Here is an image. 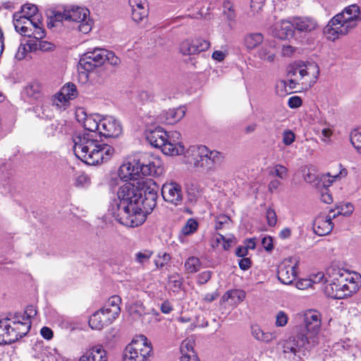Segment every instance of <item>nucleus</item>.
Returning a JSON list of instances; mask_svg holds the SVG:
<instances>
[{
    "mask_svg": "<svg viewBox=\"0 0 361 361\" xmlns=\"http://www.w3.org/2000/svg\"><path fill=\"white\" fill-rule=\"evenodd\" d=\"M79 361H108L107 353L101 345H97L89 349Z\"/></svg>",
    "mask_w": 361,
    "mask_h": 361,
    "instance_id": "27",
    "label": "nucleus"
},
{
    "mask_svg": "<svg viewBox=\"0 0 361 361\" xmlns=\"http://www.w3.org/2000/svg\"><path fill=\"white\" fill-rule=\"evenodd\" d=\"M52 18L54 20L59 22L68 20V8H65L63 11L54 12Z\"/></svg>",
    "mask_w": 361,
    "mask_h": 361,
    "instance_id": "61",
    "label": "nucleus"
},
{
    "mask_svg": "<svg viewBox=\"0 0 361 361\" xmlns=\"http://www.w3.org/2000/svg\"><path fill=\"white\" fill-rule=\"evenodd\" d=\"M201 264H202L199 258L196 257H190L185 262L184 267L188 273L194 274L200 269Z\"/></svg>",
    "mask_w": 361,
    "mask_h": 361,
    "instance_id": "35",
    "label": "nucleus"
},
{
    "mask_svg": "<svg viewBox=\"0 0 361 361\" xmlns=\"http://www.w3.org/2000/svg\"><path fill=\"white\" fill-rule=\"evenodd\" d=\"M228 52L225 48L224 50H215L212 55V59L217 62L223 61L227 56Z\"/></svg>",
    "mask_w": 361,
    "mask_h": 361,
    "instance_id": "58",
    "label": "nucleus"
},
{
    "mask_svg": "<svg viewBox=\"0 0 361 361\" xmlns=\"http://www.w3.org/2000/svg\"><path fill=\"white\" fill-rule=\"evenodd\" d=\"M180 51L183 55L196 54L193 39H185L180 44Z\"/></svg>",
    "mask_w": 361,
    "mask_h": 361,
    "instance_id": "42",
    "label": "nucleus"
},
{
    "mask_svg": "<svg viewBox=\"0 0 361 361\" xmlns=\"http://www.w3.org/2000/svg\"><path fill=\"white\" fill-rule=\"evenodd\" d=\"M293 25L295 31L304 35L312 34L319 28L317 20L310 16L293 17Z\"/></svg>",
    "mask_w": 361,
    "mask_h": 361,
    "instance_id": "21",
    "label": "nucleus"
},
{
    "mask_svg": "<svg viewBox=\"0 0 361 361\" xmlns=\"http://www.w3.org/2000/svg\"><path fill=\"white\" fill-rule=\"evenodd\" d=\"M231 219L226 215H220L216 219L215 228L216 230L221 229L225 225L229 224Z\"/></svg>",
    "mask_w": 361,
    "mask_h": 361,
    "instance_id": "55",
    "label": "nucleus"
},
{
    "mask_svg": "<svg viewBox=\"0 0 361 361\" xmlns=\"http://www.w3.org/2000/svg\"><path fill=\"white\" fill-rule=\"evenodd\" d=\"M294 31L293 19L291 21L281 20L280 22L276 23L271 28L272 35L282 39L292 37Z\"/></svg>",
    "mask_w": 361,
    "mask_h": 361,
    "instance_id": "24",
    "label": "nucleus"
},
{
    "mask_svg": "<svg viewBox=\"0 0 361 361\" xmlns=\"http://www.w3.org/2000/svg\"><path fill=\"white\" fill-rule=\"evenodd\" d=\"M161 195L166 202L180 205L183 197L182 187L174 181L166 182L161 187Z\"/></svg>",
    "mask_w": 361,
    "mask_h": 361,
    "instance_id": "19",
    "label": "nucleus"
},
{
    "mask_svg": "<svg viewBox=\"0 0 361 361\" xmlns=\"http://www.w3.org/2000/svg\"><path fill=\"white\" fill-rule=\"evenodd\" d=\"M320 69L314 62H299L289 67L288 81H281L276 85V92L281 96L288 94L287 86L290 90L297 88L301 85L305 88L312 87L317 81Z\"/></svg>",
    "mask_w": 361,
    "mask_h": 361,
    "instance_id": "4",
    "label": "nucleus"
},
{
    "mask_svg": "<svg viewBox=\"0 0 361 361\" xmlns=\"http://www.w3.org/2000/svg\"><path fill=\"white\" fill-rule=\"evenodd\" d=\"M99 137H117L122 133L121 122L113 116H106L102 118Z\"/></svg>",
    "mask_w": 361,
    "mask_h": 361,
    "instance_id": "20",
    "label": "nucleus"
},
{
    "mask_svg": "<svg viewBox=\"0 0 361 361\" xmlns=\"http://www.w3.org/2000/svg\"><path fill=\"white\" fill-rule=\"evenodd\" d=\"M277 52V48L274 42L266 43L257 50V56L264 62L274 63Z\"/></svg>",
    "mask_w": 361,
    "mask_h": 361,
    "instance_id": "28",
    "label": "nucleus"
},
{
    "mask_svg": "<svg viewBox=\"0 0 361 361\" xmlns=\"http://www.w3.org/2000/svg\"><path fill=\"white\" fill-rule=\"evenodd\" d=\"M68 20L75 22L80 32L87 34L92 28V21L90 18L88 9L79 6L68 8Z\"/></svg>",
    "mask_w": 361,
    "mask_h": 361,
    "instance_id": "16",
    "label": "nucleus"
},
{
    "mask_svg": "<svg viewBox=\"0 0 361 361\" xmlns=\"http://www.w3.org/2000/svg\"><path fill=\"white\" fill-rule=\"evenodd\" d=\"M13 23L15 30L21 35L32 37L36 39H43L45 37V31L43 28V23L40 18L30 19L20 13H15L13 16Z\"/></svg>",
    "mask_w": 361,
    "mask_h": 361,
    "instance_id": "12",
    "label": "nucleus"
},
{
    "mask_svg": "<svg viewBox=\"0 0 361 361\" xmlns=\"http://www.w3.org/2000/svg\"><path fill=\"white\" fill-rule=\"evenodd\" d=\"M250 332L255 340L265 344L275 341L280 335L279 331L277 330L264 331L258 324H252L250 326Z\"/></svg>",
    "mask_w": 361,
    "mask_h": 361,
    "instance_id": "22",
    "label": "nucleus"
},
{
    "mask_svg": "<svg viewBox=\"0 0 361 361\" xmlns=\"http://www.w3.org/2000/svg\"><path fill=\"white\" fill-rule=\"evenodd\" d=\"M153 252L150 250H142L135 254V262L142 266H145L150 259Z\"/></svg>",
    "mask_w": 361,
    "mask_h": 361,
    "instance_id": "36",
    "label": "nucleus"
},
{
    "mask_svg": "<svg viewBox=\"0 0 361 361\" xmlns=\"http://www.w3.org/2000/svg\"><path fill=\"white\" fill-rule=\"evenodd\" d=\"M193 41L196 54L207 50L211 46L208 40L202 38L193 39Z\"/></svg>",
    "mask_w": 361,
    "mask_h": 361,
    "instance_id": "45",
    "label": "nucleus"
},
{
    "mask_svg": "<svg viewBox=\"0 0 361 361\" xmlns=\"http://www.w3.org/2000/svg\"><path fill=\"white\" fill-rule=\"evenodd\" d=\"M350 140L357 152L361 154V128L354 129L351 131Z\"/></svg>",
    "mask_w": 361,
    "mask_h": 361,
    "instance_id": "37",
    "label": "nucleus"
},
{
    "mask_svg": "<svg viewBox=\"0 0 361 361\" xmlns=\"http://www.w3.org/2000/svg\"><path fill=\"white\" fill-rule=\"evenodd\" d=\"M310 116L311 122L313 124H318L320 126H326L327 124L324 114L318 108H315L312 110V114H310Z\"/></svg>",
    "mask_w": 361,
    "mask_h": 361,
    "instance_id": "43",
    "label": "nucleus"
},
{
    "mask_svg": "<svg viewBox=\"0 0 361 361\" xmlns=\"http://www.w3.org/2000/svg\"><path fill=\"white\" fill-rule=\"evenodd\" d=\"M266 219L269 226H274L277 222L276 212L272 208H268L266 211Z\"/></svg>",
    "mask_w": 361,
    "mask_h": 361,
    "instance_id": "54",
    "label": "nucleus"
},
{
    "mask_svg": "<svg viewBox=\"0 0 361 361\" xmlns=\"http://www.w3.org/2000/svg\"><path fill=\"white\" fill-rule=\"evenodd\" d=\"M263 41L264 35L261 32H250L244 36L243 44L248 51H251L257 48Z\"/></svg>",
    "mask_w": 361,
    "mask_h": 361,
    "instance_id": "29",
    "label": "nucleus"
},
{
    "mask_svg": "<svg viewBox=\"0 0 361 361\" xmlns=\"http://www.w3.org/2000/svg\"><path fill=\"white\" fill-rule=\"evenodd\" d=\"M163 167L159 159L149 161L147 164H141L139 160L133 159L126 160L120 166L118 174L121 180L129 183V180H137L141 175L159 176Z\"/></svg>",
    "mask_w": 361,
    "mask_h": 361,
    "instance_id": "8",
    "label": "nucleus"
},
{
    "mask_svg": "<svg viewBox=\"0 0 361 361\" xmlns=\"http://www.w3.org/2000/svg\"><path fill=\"white\" fill-rule=\"evenodd\" d=\"M185 114L184 107L164 111L157 118L158 122L169 125L176 123L183 118Z\"/></svg>",
    "mask_w": 361,
    "mask_h": 361,
    "instance_id": "26",
    "label": "nucleus"
},
{
    "mask_svg": "<svg viewBox=\"0 0 361 361\" xmlns=\"http://www.w3.org/2000/svg\"><path fill=\"white\" fill-rule=\"evenodd\" d=\"M317 345L315 337L310 340L307 336L298 334L296 336L289 337L283 343V352L289 357H300V353L308 350Z\"/></svg>",
    "mask_w": 361,
    "mask_h": 361,
    "instance_id": "14",
    "label": "nucleus"
},
{
    "mask_svg": "<svg viewBox=\"0 0 361 361\" xmlns=\"http://www.w3.org/2000/svg\"><path fill=\"white\" fill-rule=\"evenodd\" d=\"M171 259V256L166 252L159 253L157 258L154 260V264L157 268L164 267Z\"/></svg>",
    "mask_w": 361,
    "mask_h": 361,
    "instance_id": "50",
    "label": "nucleus"
},
{
    "mask_svg": "<svg viewBox=\"0 0 361 361\" xmlns=\"http://www.w3.org/2000/svg\"><path fill=\"white\" fill-rule=\"evenodd\" d=\"M264 4V0H251L250 9L253 15L259 13Z\"/></svg>",
    "mask_w": 361,
    "mask_h": 361,
    "instance_id": "56",
    "label": "nucleus"
},
{
    "mask_svg": "<svg viewBox=\"0 0 361 361\" xmlns=\"http://www.w3.org/2000/svg\"><path fill=\"white\" fill-rule=\"evenodd\" d=\"M302 104V99L298 96H293L290 97L288 101V105L291 109L298 108Z\"/></svg>",
    "mask_w": 361,
    "mask_h": 361,
    "instance_id": "62",
    "label": "nucleus"
},
{
    "mask_svg": "<svg viewBox=\"0 0 361 361\" xmlns=\"http://www.w3.org/2000/svg\"><path fill=\"white\" fill-rule=\"evenodd\" d=\"M152 346L144 335L136 336L125 348L123 361H147L151 355Z\"/></svg>",
    "mask_w": 361,
    "mask_h": 361,
    "instance_id": "13",
    "label": "nucleus"
},
{
    "mask_svg": "<svg viewBox=\"0 0 361 361\" xmlns=\"http://www.w3.org/2000/svg\"><path fill=\"white\" fill-rule=\"evenodd\" d=\"M297 316L304 324L307 331L304 335L307 336L310 340L315 337L317 345L319 343L318 334L322 324L320 313L314 310H308L298 313Z\"/></svg>",
    "mask_w": 361,
    "mask_h": 361,
    "instance_id": "15",
    "label": "nucleus"
},
{
    "mask_svg": "<svg viewBox=\"0 0 361 361\" xmlns=\"http://www.w3.org/2000/svg\"><path fill=\"white\" fill-rule=\"evenodd\" d=\"M78 122L85 131L73 137L75 155L88 165L109 161L114 154V147L98 140L102 117L99 114H87L82 108L75 111Z\"/></svg>",
    "mask_w": 361,
    "mask_h": 361,
    "instance_id": "1",
    "label": "nucleus"
},
{
    "mask_svg": "<svg viewBox=\"0 0 361 361\" xmlns=\"http://www.w3.org/2000/svg\"><path fill=\"white\" fill-rule=\"evenodd\" d=\"M30 331V322L23 316L0 319V345L14 343Z\"/></svg>",
    "mask_w": 361,
    "mask_h": 361,
    "instance_id": "10",
    "label": "nucleus"
},
{
    "mask_svg": "<svg viewBox=\"0 0 361 361\" xmlns=\"http://www.w3.org/2000/svg\"><path fill=\"white\" fill-rule=\"evenodd\" d=\"M323 279L324 274L322 273H318L316 275L311 276L308 279H302L298 281L295 283V286L300 290H306L313 287L314 284L319 283Z\"/></svg>",
    "mask_w": 361,
    "mask_h": 361,
    "instance_id": "33",
    "label": "nucleus"
},
{
    "mask_svg": "<svg viewBox=\"0 0 361 361\" xmlns=\"http://www.w3.org/2000/svg\"><path fill=\"white\" fill-rule=\"evenodd\" d=\"M106 62L112 66H118L121 61L113 51L104 49L95 48L92 51H87L78 65L80 79L86 82L88 80V73Z\"/></svg>",
    "mask_w": 361,
    "mask_h": 361,
    "instance_id": "7",
    "label": "nucleus"
},
{
    "mask_svg": "<svg viewBox=\"0 0 361 361\" xmlns=\"http://www.w3.org/2000/svg\"><path fill=\"white\" fill-rule=\"evenodd\" d=\"M133 20L136 23L142 21L148 16V8L141 6L139 8H131Z\"/></svg>",
    "mask_w": 361,
    "mask_h": 361,
    "instance_id": "40",
    "label": "nucleus"
},
{
    "mask_svg": "<svg viewBox=\"0 0 361 361\" xmlns=\"http://www.w3.org/2000/svg\"><path fill=\"white\" fill-rule=\"evenodd\" d=\"M121 299L118 295L109 298L104 305L94 312L89 319V325L92 329L101 330L111 324L119 315Z\"/></svg>",
    "mask_w": 361,
    "mask_h": 361,
    "instance_id": "11",
    "label": "nucleus"
},
{
    "mask_svg": "<svg viewBox=\"0 0 361 361\" xmlns=\"http://www.w3.org/2000/svg\"><path fill=\"white\" fill-rule=\"evenodd\" d=\"M288 321V314L283 311H279L277 312L276 315V322L275 325L277 327H283L285 326Z\"/></svg>",
    "mask_w": 361,
    "mask_h": 361,
    "instance_id": "51",
    "label": "nucleus"
},
{
    "mask_svg": "<svg viewBox=\"0 0 361 361\" xmlns=\"http://www.w3.org/2000/svg\"><path fill=\"white\" fill-rule=\"evenodd\" d=\"M360 285V274L339 270L334 274L332 281L326 286L325 291L332 298L342 299L355 293Z\"/></svg>",
    "mask_w": 361,
    "mask_h": 361,
    "instance_id": "5",
    "label": "nucleus"
},
{
    "mask_svg": "<svg viewBox=\"0 0 361 361\" xmlns=\"http://www.w3.org/2000/svg\"><path fill=\"white\" fill-rule=\"evenodd\" d=\"M157 195H141V200L139 202L141 212L143 213L144 218L146 217V214L152 212L157 205Z\"/></svg>",
    "mask_w": 361,
    "mask_h": 361,
    "instance_id": "31",
    "label": "nucleus"
},
{
    "mask_svg": "<svg viewBox=\"0 0 361 361\" xmlns=\"http://www.w3.org/2000/svg\"><path fill=\"white\" fill-rule=\"evenodd\" d=\"M46 357L42 358V361H59L61 355L56 349L45 350Z\"/></svg>",
    "mask_w": 361,
    "mask_h": 361,
    "instance_id": "52",
    "label": "nucleus"
},
{
    "mask_svg": "<svg viewBox=\"0 0 361 361\" xmlns=\"http://www.w3.org/2000/svg\"><path fill=\"white\" fill-rule=\"evenodd\" d=\"M361 23V8L357 4L345 7L335 15L324 28L326 37L335 41L354 30Z\"/></svg>",
    "mask_w": 361,
    "mask_h": 361,
    "instance_id": "3",
    "label": "nucleus"
},
{
    "mask_svg": "<svg viewBox=\"0 0 361 361\" xmlns=\"http://www.w3.org/2000/svg\"><path fill=\"white\" fill-rule=\"evenodd\" d=\"M269 175L276 176L282 180L286 179L288 177V169L281 164H276L270 169Z\"/></svg>",
    "mask_w": 361,
    "mask_h": 361,
    "instance_id": "38",
    "label": "nucleus"
},
{
    "mask_svg": "<svg viewBox=\"0 0 361 361\" xmlns=\"http://www.w3.org/2000/svg\"><path fill=\"white\" fill-rule=\"evenodd\" d=\"M9 186V176L8 173H5V168L1 169L0 171V190L1 188L4 190H1V192L4 193L8 189Z\"/></svg>",
    "mask_w": 361,
    "mask_h": 361,
    "instance_id": "53",
    "label": "nucleus"
},
{
    "mask_svg": "<svg viewBox=\"0 0 361 361\" xmlns=\"http://www.w3.org/2000/svg\"><path fill=\"white\" fill-rule=\"evenodd\" d=\"M338 214L343 216L351 214L354 210L353 205L351 203H345L338 207Z\"/></svg>",
    "mask_w": 361,
    "mask_h": 361,
    "instance_id": "57",
    "label": "nucleus"
},
{
    "mask_svg": "<svg viewBox=\"0 0 361 361\" xmlns=\"http://www.w3.org/2000/svg\"><path fill=\"white\" fill-rule=\"evenodd\" d=\"M149 143L169 156H177L184 152V146L181 142V135L178 131L167 133L162 128L157 127L148 130L145 133Z\"/></svg>",
    "mask_w": 361,
    "mask_h": 361,
    "instance_id": "6",
    "label": "nucleus"
},
{
    "mask_svg": "<svg viewBox=\"0 0 361 361\" xmlns=\"http://www.w3.org/2000/svg\"><path fill=\"white\" fill-rule=\"evenodd\" d=\"M90 180L87 175L82 174L77 177L75 180V185L77 187H87L90 185Z\"/></svg>",
    "mask_w": 361,
    "mask_h": 361,
    "instance_id": "60",
    "label": "nucleus"
},
{
    "mask_svg": "<svg viewBox=\"0 0 361 361\" xmlns=\"http://www.w3.org/2000/svg\"><path fill=\"white\" fill-rule=\"evenodd\" d=\"M128 310L130 314L134 318L140 317L145 314V307L140 302L130 305L128 307Z\"/></svg>",
    "mask_w": 361,
    "mask_h": 361,
    "instance_id": "44",
    "label": "nucleus"
},
{
    "mask_svg": "<svg viewBox=\"0 0 361 361\" xmlns=\"http://www.w3.org/2000/svg\"><path fill=\"white\" fill-rule=\"evenodd\" d=\"M246 293L244 290L240 289H233L226 291L222 296V300L224 302H228L230 300L231 304L238 305L243 302L245 298Z\"/></svg>",
    "mask_w": 361,
    "mask_h": 361,
    "instance_id": "32",
    "label": "nucleus"
},
{
    "mask_svg": "<svg viewBox=\"0 0 361 361\" xmlns=\"http://www.w3.org/2000/svg\"><path fill=\"white\" fill-rule=\"evenodd\" d=\"M211 271H204L201 272L197 276V283L201 285L206 283L211 279Z\"/></svg>",
    "mask_w": 361,
    "mask_h": 361,
    "instance_id": "63",
    "label": "nucleus"
},
{
    "mask_svg": "<svg viewBox=\"0 0 361 361\" xmlns=\"http://www.w3.org/2000/svg\"><path fill=\"white\" fill-rule=\"evenodd\" d=\"M194 341L190 339L184 340L180 345V352L182 355H190V353H195Z\"/></svg>",
    "mask_w": 361,
    "mask_h": 361,
    "instance_id": "47",
    "label": "nucleus"
},
{
    "mask_svg": "<svg viewBox=\"0 0 361 361\" xmlns=\"http://www.w3.org/2000/svg\"><path fill=\"white\" fill-rule=\"evenodd\" d=\"M186 162L195 168L211 170L214 164H219L222 155L216 150H210L204 145H192L184 150Z\"/></svg>",
    "mask_w": 361,
    "mask_h": 361,
    "instance_id": "9",
    "label": "nucleus"
},
{
    "mask_svg": "<svg viewBox=\"0 0 361 361\" xmlns=\"http://www.w3.org/2000/svg\"><path fill=\"white\" fill-rule=\"evenodd\" d=\"M37 314V311L33 306H29L26 308L25 311L23 314H17L14 316H23L27 319L30 322V328L31 327V317H34Z\"/></svg>",
    "mask_w": 361,
    "mask_h": 361,
    "instance_id": "59",
    "label": "nucleus"
},
{
    "mask_svg": "<svg viewBox=\"0 0 361 361\" xmlns=\"http://www.w3.org/2000/svg\"><path fill=\"white\" fill-rule=\"evenodd\" d=\"M281 136L282 142L286 146L292 145L295 140V134L289 129L283 130Z\"/></svg>",
    "mask_w": 361,
    "mask_h": 361,
    "instance_id": "48",
    "label": "nucleus"
},
{
    "mask_svg": "<svg viewBox=\"0 0 361 361\" xmlns=\"http://www.w3.org/2000/svg\"><path fill=\"white\" fill-rule=\"evenodd\" d=\"M41 105H37L34 110L37 116L42 118H48L51 116L49 114V108L48 106L44 104L43 102H39Z\"/></svg>",
    "mask_w": 361,
    "mask_h": 361,
    "instance_id": "46",
    "label": "nucleus"
},
{
    "mask_svg": "<svg viewBox=\"0 0 361 361\" xmlns=\"http://www.w3.org/2000/svg\"><path fill=\"white\" fill-rule=\"evenodd\" d=\"M18 13L30 19H35V18L37 17L42 20L41 15L37 13V7L34 4H24L21 7V11Z\"/></svg>",
    "mask_w": 361,
    "mask_h": 361,
    "instance_id": "34",
    "label": "nucleus"
},
{
    "mask_svg": "<svg viewBox=\"0 0 361 361\" xmlns=\"http://www.w3.org/2000/svg\"><path fill=\"white\" fill-rule=\"evenodd\" d=\"M299 260L289 257L283 260L278 268V279L286 285L291 284L297 277Z\"/></svg>",
    "mask_w": 361,
    "mask_h": 361,
    "instance_id": "17",
    "label": "nucleus"
},
{
    "mask_svg": "<svg viewBox=\"0 0 361 361\" xmlns=\"http://www.w3.org/2000/svg\"><path fill=\"white\" fill-rule=\"evenodd\" d=\"M78 92L75 85L68 82L65 84L54 96V104L59 109H66L71 104V101L75 99Z\"/></svg>",
    "mask_w": 361,
    "mask_h": 361,
    "instance_id": "18",
    "label": "nucleus"
},
{
    "mask_svg": "<svg viewBox=\"0 0 361 361\" xmlns=\"http://www.w3.org/2000/svg\"><path fill=\"white\" fill-rule=\"evenodd\" d=\"M32 51L29 50V47L27 44V40L25 42H21L18 49L15 55V58L18 60H22L25 58L27 53L31 52Z\"/></svg>",
    "mask_w": 361,
    "mask_h": 361,
    "instance_id": "49",
    "label": "nucleus"
},
{
    "mask_svg": "<svg viewBox=\"0 0 361 361\" xmlns=\"http://www.w3.org/2000/svg\"><path fill=\"white\" fill-rule=\"evenodd\" d=\"M262 244L267 251H271L274 248L273 240L270 236L263 238Z\"/></svg>",
    "mask_w": 361,
    "mask_h": 361,
    "instance_id": "64",
    "label": "nucleus"
},
{
    "mask_svg": "<svg viewBox=\"0 0 361 361\" xmlns=\"http://www.w3.org/2000/svg\"><path fill=\"white\" fill-rule=\"evenodd\" d=\"M347 174V171L343 169L340 171L338 173L332 174L329 172L326 175H325L323 178V184L325 187H329L333 182L336 181L337 179L340 178L341 176H345Z\"/></svg>",
    "mask_w": 361,
    "mask_h": 361,
    "instance_id": "41",
    "label": "nucleus"
},
{
    "mask_svg": "<svg viewBox=\"0 0 361 361\" xmlns=\"http://www.w3.org/2000/svg\"><path fill=\"white\" fill-rule=\"evenodd\" d=\"M23 94L30 103L43 102L45 99L43 87L42 85L37 82L27 85L24 88Z\"/></svg>",
    "mask_w": 361,
    "mask_h": 361,
    "instance_id": "23",
    "label": "nucleus"
},
{
    "mask_svg": "<svg viewBox=\"0 0 361 361\" xmlns=\"http://www.w3.org/2000/svg\"><path fill=\"white\" fill-rule=\"evenodd\" d=\"M142 190L131 183H126L119 188V202L112 208V215L121 224L128 227H137L145 221L140 207Z\"/></svg>",
    "mask_w": 361,
    "mask_h": 361,
    "instance_id": "2",
    "label": "nucleus"
},
{
    "mask_svg": "<svg viewBox=\"0 0 361 361\" xmlns=\"http://www.w3.org/2000/svg\"><path fill=\"white\" fill-rule=\"evenodd\" d=\"M198 222L195 219L190 218L183 226L181 233L184 235H190L196 232L198 228Z\"/></svg>",
    "mask_w": 361,
    "mask_h": 361,
    "instance_id": "39",
    "label": "nucleus"
},
{
    "mask_svg": "<svg viewBox=\"0 0 361 361\" xmlns=\"http://www.w3.org/2000/svg\"><path fill=\"white\" fill-rule=\"evenodd\" d=\"M331 216L319 215L317 216L313 224V230L316 234L320 236L329 234L333 229L334 224L331 221Z\"/></svg>",
    "mask_w": 361,
    "mask_h": 361,
    "instance_id": "25",
    "label": "nucleus"
},
{
    "mask_svg": "<svg viewBox=\"0 0 361 361\" xmlns=\"http://www.w3.org/2000/svg\"><path fill=\"white\" fill-rule=\"evenodd\" d=\"M27 44L30 51L41 50L42 51H50L54 49L55 46L54 44L43 41L42 39H36L32 37L27 39Z\"/></svg>",
    "mask_w": 361,
    "mask_h": 361,
    "instance_id": "30",
    "label": "nucleus"
}]
</instances>
